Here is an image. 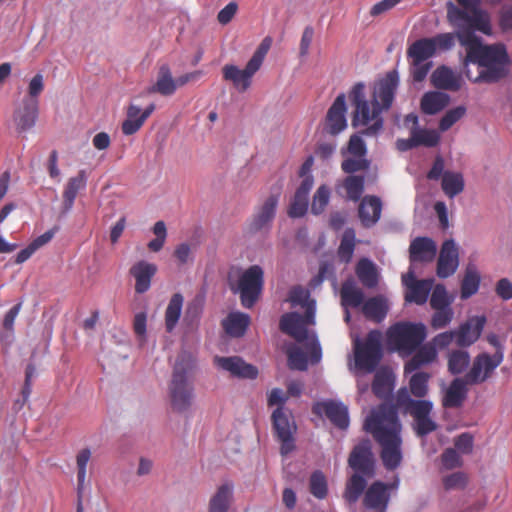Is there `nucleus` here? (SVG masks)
<instances>
[{"mask_svg": "<svg viewBox=\"0 0 512 512\" xmlns=\"http://www.w3.org/2000/svg\"><path fill=\"white\" fill-rule=\"evenodd\" d=\"M450 96L441 91L426 92L422 98L420 107L423 113L427 115H435L443 110L449 103Z\"/></svg>", "mask_w": 512, "mask_h": 512, "instance_id": "37", "label": "nucleus"}, {"mask_svg": "<svg viewBox=\"0 0 512 512\" xmlns=\"http://www.w3.org/2000/svg\"><path fill=\"white\" fill-rule=\"evenodd\" d=\"M430 297L431 308H450L454 297L450 296L443 284H436L432 288Z\"/></svg>", "mask_w": 512, "mask_h": 512, "instance_id": "53", "label": "nucleus"}, {"mask_svg": "<svg viewBox=\"0 0 512 512\" xmlns=\"http://www.w3.org/2000/svg\"><path fill=\"white\" fill-rule=\"evenodd\" d=\"M184 298L180 293H175L165 310V328L168 333L174 331L182 313Z\"/></svg>", "mask_w": 512, "mask_h": 512, "instance_id": "42", "label": "nucleus"}, {"mask_svg": "<svg viewBox=\"0 0 512 512\" xmlns=\"http://www.w3.org/2000/svg\"><path fill=\"white\" fill-rule=\"evenodd\" d=\"M288 366L292 370L306 371L308 369V357L299 348L292 347L288 350Z\"/></svg>", "mask_w": 512, "mask_h": 512, "instance_id": "56", "label": "nucleus"}, {"mask_svg": "<svg viewBox=\"0 0 512 512\" xmlns=\"http://www.w3.org/2000/svg\"><path fill=\"white\" fill-rule=\"evenodd\" d=\"M388 310V302L386 297L383 295L371 297L362 305V312L365 317L377 323H380L385 319Z\"/></svg>", "mask_w": 512, "mask_h": 512, "instance_id": "36", "label": "nucleus"}, {"mask_svg": "<svg viewBox=\"0 0 512 512\" xmlns=\"http://www.w3.org/2000/svg\"><path fill=\"white\" fill-rule=\"evenodd\" d=\"M177 90V84L168 64L160 66L155 84L149 87V93H159L162 96H172Z\"/></svg>", "mask_w": 512, "mask_h": 512, "instance_id": "35", "label": "nucleus"}, {"mask_svg": "<svg viewBox=\"0 0 512 512\" xmlns=\"http://www.w3.org/2000/svg\"><path fill=\"white\" fill-rule=\"evenodd\" d=\"M402 283L406 288L405 301L417 305H424L433 288L434 279L427 278L418 280L416 279L413 268L410 267L408 272L402 276Z\"/></svg>", "mask_w": 512, "mask_h": 512, "instance_id": "16", "label": "nucleus"}, {"mask_svg": "<svg viewBox=\"0 0 512 512\" xmlns=\"http://www.w3.org/2000/svg\"><path fill=\"white\" fill-rule=\"evenodd\" d=\"M279 198V193L272 194L256 207L246 226L248 234L254 235L260 232H268L271 229L276 216Z\"/></svg>", "mask_w": 512, "mask_h": 512, "instance_id": "12", "label": "nucleus"}, {"mask_svg": "<svg viewBox=\"0 0 512 512\" xmlns=\"http://www.w3.org/2000/svg\"><path fill=\"white\" fill-rule=\"evenodd\" d=\"M470 354L466 350H452L448 355V370L453 375H459L467 370L470 364Z\"/></svg>", "mask_w": 512, "mask_h": 512, "instance_id": "49", "label": "nucleus"}, {"mask_svg": "<svg viewBox=\"0 0 512 512\" xmlns=\"http://www.w3.org/2000/svg\"><path fill=\"white\" fill-rule=\"evenodd\" d=\"M435 310L431 318V326L438 330L448 326L454 317V311L450 308H433Z\"/></svg>", "mask_w": 512, "mask_h": 512, "instance_id": "57", "label": "nucleus"}, {"mask_svg": "<svg viewBox=\"0 0 512 512\" xmlns=\"http://www.w3.org/2000/svg\"><path fill=\"white\" fill-rule=\"evenodd\" d=\"M309 487L311 494L317 499H324L328 494L326 476L321 470H315L310 475Z\"/></svg>", "mask_w": 512, "mask_h": 512, "instance_id": "52", "label": "nucleus"}, {"mask_svg": "<svg viewBox=\"0 0 512 512\" xmlns=\"http://www.w3.org/2000/svg\"><path fill=\"white\" fill-rule=\"evenodd\" d=\"M410 356L411 358L404 365L405 374L413 373L434 363L438 358V351L433 343L423 342Z\"/></svg>", "mask_w": 512, "mask_h": 512, "instance_id": "27", "label": "nucleus"}, {"mask_svg": "<svg viewBox=\"0 0 512 512\" xmlns=\"http://www.w3.org/2000/svg\"><path fill=\"white\" fill-rule=\"evenodd\" d=\"M433 63L431 61H418L412 59L411 76L414 82L420 83L425 80Z\"/></svg>", "mask_w": 512, "mask_h": 512, "instance_id": "63", "label": "nucleus"}, {"mask_svg": "<svg viewBox=\"0 0 512 512\" xmlns=\"http://www.w3.org/2000/svg\"><path fill=\"white\" fill-rule=\"evenodd\" d=\"M38 116L39 104L34 103L32 100H21V103L15 108L13 113L16 130L19 133L31 130L36 125Z\"/></svg>", "mask_w": 512, "mask_h": 512, "instance_id": "24", "label": "nucleus"}, {"mask_svg": "<svg viewBox=\"0 0 512 512\" xmlns=\"http://www.w3.org/2000/svg\"><path fill=\"white\" fill-rule=\"evenodd\" d=\"M431 414L414 419L413 430L417 436L424 437L437 429V423L431 418Z\"/></svg>", "mask_w": 512, "mask_h": 512, "instance_id": "61", "label": "nucleus"}, {"mask_svg": "<svg viewBox=\"0 0 512 512\" xmlns=\"http://www.w3.org/2000/svg\"><path fill=\"white\" fill-rule=\"evenodd\" d=\"M330 199V189L322 185L320 186L313 197V202L311 206V212L314 215L321 214L325 207L328 205Z\"/></svg>", "mask_w": 512, "mask_h": 512, "instance_id": "59", "label": "nucleus"}, {"mask_svg": "<svg viewBox=\"0 0 512 512\" xmlns=\"http://www.w3.org/2000/svg\"><path fill=\"white\" fill-rule=\"evenodd\" d=\"M367 487V476L354 473L346 482L343 498L349 504H355Z\"/></svg>", "mask_w": 512, "mask_h": 512, "instance_id": "40", "label": "nucleus"}, {"mask_svg": "<svg viewBox=\"0 0 512 512\" xmlns=\"http://www.w3.org/2000/svg\"><path fill=\"white\" fill-rule=\"evenodd\" d=\"M156 272L157 266L145 260H140L132 265L129 273L135 279V292L146 293L151 287V281Z\"/></svg>", "mask_w": 512, "mask_h": 512, "instance_id": "28", "label": "nucleus"}, {"mask_svg": "<svg viewBox=\"0 0 512 512\" xmlns=\"http://www.w3.org/2000/svg\"><path fill=\"white\" fill-rule=\"evenodd\" d=\"M316 414L324 413L331 423L340 430H346L350 424L348 407L341 401L325 400L313 406Z\"/></svg>", "mask_w": 512, "mask_h": 512, "instance_id": "19", "label": "nucleus"}, {"mask_svg": "<svg viewBox=\"0 0 512 512\" xmlns=\"http://www.w3.org/2000/svg\"><path fill=\"white\" fill-rule=\"evenodd\" d=\"M431 84L441 90L459 91L463 84L461 73L455 72L446 65L437 67L431 74Z\"/></svg>", "mask_w": 512, "mask_h": 512, "instance_id": "25", "label": "nucleus"}, {"mask_svg": "<svg viewBox=\"0 0 512 512\" xmlns=\"http://www.w3.org/2000/svg\"><path fill=\"white\" fill-rule=\"evenodd\" d=\"M381 337L380 331L371 330L364 341L360 339L355 341L356 369L366 373H372L376 370L383 356Z\"/></svg>", "mask_w": 512, "mask_h": 512, "instance_id": "8", "label": "nucleus"}, {"mask_svg": "<svg viewBox=\"0 0 512 512\" xmlns=\"http://www.w3.org/2000/svg\"><path fill=\"white\" fill-rule=\"evenodd\" d=\"M459 266V251L453 239L443 242L438 261L436 274L439 278L445 279L452 276Z\"/></svg>", "mask_w": 512, "mask_h": 512, "instance_id": "21", "label": "nucleus"}, {"mask_svg": "<svg viewBox=\"0 0 512 512\" xmlns=\"http://www.w3.org/2000/svg\"><path fill=\"white\" fill-rule=\"evenodd\" d=\"M464 178L459 172L445 171L441 179V188L444 194L453 199L464 190Z\"/></svg>", "mask_w": 512, "mask_h": 512, "instance_id": "43", "label": "nucleus"}, {"mask_svg": "<svg viewBox=\"0 0 512 512\" xmlns=\"http://www.w3.org/2000/svg\"><path fill=\"white\" fill-rule=\"evenodd\" d=\"M90 457H91V451L88 448L82 449L77 454V457H76L77 468H78V472H77V480H78L77 495H78V502H77L76 512H84V508H83V505H82V493H83L84 484H85V480H86L87 464H88V462L90 460Z\"/></svg>", "mask_w": 512, "mask_h": 512, "instance_id": "41", "label": "nucleus"}, {"mask_svg": "<svg viewBox=\"0 0 512 512\" xmlns=\"http://www.w3.org/2000/svg\"><path fill=\"white\" fill-rule=\"evenodd\" d=\"M365 187V177L362 175H349L342 183L336 186L338 194L347 200L357 202L361 199Z\"/></svg>", "mask_w": 512, "mask_h": 512, "instance_id": "33", "label": "nucleus"}, {"mask_svg": "<svg viewBox=\"0 0 512 512\" xmlns=\"http://www.w3.org/2000/svg\"><path fill=\"white\" fill-rule=\"evenodd\" d=\"M194 368L195 358L191 353L184 351L177 356L168 388L171 406L177 412H185L192 405L194 386L190 376Z\"/></svg>", "mask_w": 512, "mask_h": 512, "instance_id": "5", "label": "nucleus"}, {"mask_svg": "<svg viewBox=\"0 0 512 512\" xmlns=\"http://www.w3.org/2000/svg\"><path fill=\"white\" fill-rule=\"evenodd\" d=\"M394 388L393 373L387 369H380L375 373L372 383L373 393L380 399L388 398Z\"/></svg>", "mask_w": 512, "mask_h": 512, "instance_id": "38", "label": "nucleus"}, {"mask_svg": "<svg viewBox=\"0 0 512 512\" xmlns=\"http://www.w3.org/2000/svg\"><path fill=\"white\" fill-rule=\"evenodd\" d=\"M441 464L443 469L452 470L461 467L463 462L454 448H446L441 454Z\"/></svg>", "mask_w": 512, "mask_h": 512, "instance_id": "64", "label": "nucleus"}, {"mask_svg": "<svg viewBox=\"0 0 512 512\" xmlns=\"http://www.w3.org/2000/svg\"><path fill=\"white\" fill-rule=\"evenodd\" d=\"M382 212V201L375 195H366L363 197L358 215L362 225L365 228L373 227L380 219Z\"/></svg>", "mask_w": 512, "mask_h": 512, "instance_id": "30", "label": "nucleus"}, {"mask_svg": "<svg viewBox=\"0 0 512 512\" xmlns=\"http://www.w3.org/2000/svg\"><path fill=\"white\" fill-rule=\"evenodd\" d=\"M426 337L427 328L422 322H398L387 331L389 347L403 358L412 355Z\"/></svg>", "mask_w": 512, "mask_h": 512, "instance_id": "7", "label": "nucleus"}, {"mask_svg": "<svg viewBox=\"0 0 512 512\" xmlns=\"http://www.w3.org/2000/svg\"><path fill=\"white\" fill-rule=\"evenodd\" d=\"M410 134L413 135L416 147H435L439 144L440 134L434 129L412 127Z\"/></svg>", "mask_w": 512, "mask_h": 512, "instance_id": "50", "label": "nucleus"}, {"mask_svg": "<svg viewBox=\"0 0 512 512\" xmlns=\"http://www.w3.org/2000/svg\"><path fill=\"white\" fill-rule=\"evenodd\" d=\"M363 428L380 445V457L385 469L394 471L399 468L403 461V440L402 424L397 411L393 407L381 405L366 417Z\"/></svg>", "mask_w": 512, "mask_h": 512, "instance_id": "3", "label": "nucleus"}, {"mask_svg": "<svg viewBox=\"0 0 512 512\" xmlns=\"http://www.w3.org/2000/svg\"><path fill=\"white\" fill-rule=\"evenodd\" d=\"M396 404L404 414L411 415L413 419L431 414L434 407L433 402L430 400L412 398L406 387H402L397 391Z\"/></svg>", "mask_w": 512, "mask_h": 512, "instance_id": "18", "label": "nucleus"}, {"mask_svg": "<svg viewBox=\"0 0 512 512\" xmlns=\"http://www.w3.org/2000/svg\"><path fill=\"white\" fill-rule=\"evenodd\" d=\"M460 45L466 48L463 73L471 82L493 84L508 75L510 58L504 44L484 45L474 35L469 44Z\"/></svg>", "mask_w": 512, "mask_h": 512, "instance_id": "1", "label": "nucleus"}, {"mask_svg": "<svg viewBox=\"0 0 512 512\" xmlns=\"http://www.w3.org/2000/svg\"><path fill=\"white\" fill-rule=\"evenodd\" d=\"M366 85L364 82L355 83L350 92L349 100L353 107L351 124L354 128L367 126L362 131L363 135L374 136L381 132L384 125L383 111L378 104L372 100L371 103L366 97Z\"/></svg>", "mask_w": 512, "mask_h": 512, "instance_id": "6", "label": "nucleus"}, {"mask_svg": "<svg viewBox=\"0 0 512 512\" xmlns=\"http://www.w3.org/2000/svg\"><path fill=\"white\" fill-rule=\"evenodd\" d=\"M400 477L395 475L390 483L377 480L371 483L363 496V507L371 512H387L391 497L397 494Z\"/></svg>", "mask_w": 512, "mask_h": 512, "instance_id": "10", "label": "nucleus"}, {"mask_svg": "<svg viewBox=\"0 0 512 512\" xmlns=\"http://www.w3.org/2000/svg\"><path fill=\"white\" fill-rule=\"evenodd\" d=\"M250 322L248 314L237 312L231 313L223 322L226 332L233 337H241L245 334Z\"/></svg>", "mask_w": 512, "mask_h": 512, "instance_id": "45", "label": "nucleus"}, {"mask_svg": "<svg viewBox=\"0 0 512 512\" xmlns=\"http://www.w3.org/2000/svg\"><path fill=\"white\" fill-rule=\"evenodd\" d=\"M260 69L258 65L249 60L244 69H240L234 64H226L223 69V78L232 82L239 92H245L252 83V78Z\"/></svg>", "mask_w": 512, "mask_h": 512, "instance_id": "20", "label": "nucleus"}, {"mask_svg": "<svg viewBox=\"0 0 512 512\" xmlns=\"http://www.w3.org/2000/svg\"><path fill=\"white\" fill-rule=\"evenodd\" d=\"M370 167V161L365 157H349L343 160L341 168L345 173L353 174L358 171H366Z\"/></svg>", "mask_w": 512, "mask_h": 512, "instance_id": "62", "label": "nucleus"}, {"mask_svg": "<svg viewBox=\"0 0 512 512\" xmlns=\"http://www.w3.org/2000/svg\"><path fill=\"white\" fill-rule=\"evenodd\" d=\"M348 465L356 474L367 476V478L375 476L376 459L369 439H363L353 447L348 458Z\"/></svg>", "mask_w": 512, "mask_h": 512, "instance_id": "14", "label": "nucleus"}, {"mask_svg": "<svg viewBox=\"0 0 512 512\" xmlns=\"http://www.w3.org/2000/svg\"><path fill=\"white\" fill-rule=\"evenodd\" d=\"M142 109L135 104H130L127 109V117L122 123V132L124 135H133L144 124Z\"/></svg>", "mask_w": 512, "mask_h": 512, "instance_id": "47", "label": "nucleus"}, {"mask_svg": "<svg viewBox=\"0 0 512 512\" xmlns=\"http://www.w3.org/2000/svg\"><path fill=\"white\" fill-rule=\"evenodd\" d=\"M234 496V484L225 481L218 486L209 500L208 512H228Z\"/></svg>", "mask_w": 512, "mask_h": 512, "instance_id": "32", "label": "nucleus"}, {"mask_svg": "<svg viewBox=\"0 0 512 512\" xmlns=\"http://www.w3.org/2000/svg\"><path fill=\"white\" fill-rule=\"evenodd\" d=\"M466 114V107L459 105L449 109L440 119L439 129L441 132L449 130L456 122H458Z\"/></svg>", "mask_w": 512, "mask_h": 512, "instance_id": "55", "label": "nucleus"}, {"mask_svg": "<svg viewBox=\"0 0 512 512\" xmlns=\"http://www.w3.org/2000/svg\"><path fill=\"white\" fill-rule=\"evenodd\" d=\"M213 361L217 368L228 372L234 378L254 380L259 374L256 366L245 362L239 356H215Z\"/></svg>", "mask_w": 512, "mask_h": 512, "instance_id": "17", "label": "nucleus"}, {"mask_svg": "<svg viewBox=\"0 0 512 512\" xmlns=\"http://www.w3.org/2000/svg\"><path fill=\"white\" fill-rule=\"evenodd\" d=\"M88 177L85 170H80L78 174L71 177L63 191V205L61 214L67 215L73 209L75 199L80 191L87 187Z\"/></svg>", "mask_w": 512, "mask_h": 512, "instance_id": "29", "label": "nucleus"}, {"mask_svg": "<svg viewBox=\"0 0 512 512\" xmlns=\"http://www.w3.org/2000/svg\"><path fill=\"white\" fill-rule=\"evenodd\" d=\"M264 286V271L259 265H252L247 268L238 278L235 286L231 287L234 294L240 297L241 305L244 308H252L260 295Z\"/></svg>", "mask_w": 512, "mask_h": 512, "instance_id": "9", "label": "nucleus"}, {"mask_svg": "<svg viewBox=\"0 0 512 512\" xmlns=\"http://www.w3.org/2000/svg\"><path fill=\"white\" fill-rule=\"evenodd\" d=\"M364 293L356 286L353 279H347L341 287V304L344 308H358L364 302Z\"/></svg>", "mask_w": 512, "mask_h": 512, "instance_id": "39", "label": "nucleus"}, {"mask_svg": "<svg viewBox=\"0 0 512 512\" xmlns=\"http://www.w3.org/2000/svg\"><path fill=\"white\" fill-rule=\"evenodd\" d=\"M355 273L360 283L369 289L375 288L379 282V271L376 264L369 258H361L355 267Z\"/></svg>", "mask_w": 512, "mask_h": 512, "instance_id": "34", "label": "nucleus"}, {"mask_svg": "<svg viewBox=\"0 0 512 512\" xmlns=\"http://www.w3.org/2000/svg\"><path fill=\"white\" fill-rule=\"evenodd\" d=\"M468 382L465 378H455L445 391L442 404L445 408H459L467 398Z\"/></svg>", "mask_w": 512, "mask_h": 512, "instance_id": "31", "label": "nucleus"}, {"mask_svg": "<svg viewBox=\"0 0 512 512\" xmlns=\"http://www.w3.org/2000/svg\"><path fill=\"white\" fill-rule=\"evenodd\" d=\"M347 105L344 93L339 94L326 115V130L331 135H338L347 128Z\"/></svg>", "mask_w": 512, "mask_h": 512, "instance_id": "22", "label": "nucleus"}, {"mask_svg": "<svg viewBox=\"0 0 512 512\" xmlns=\"http://www.w3.org/2000/svg\"><path fill=\"white\" fill-rule=\"evenodd\" d=\"M408 391L415 398H424L428 393V383L430 374L423 371H415L411 373Z\"/></svg>", "mask_w": 512, "mask_h": 512, "instance_id": "48", "label": "nucleus"}, {"mask_svg": "<svg viewBox=\"0 0 512 512\" xmlns=\"http://www.w3.org/2000/svg\"><path fill=\"white\" fill-rule=\"evenodd\" d=\"M437 254V246L433 239L426 236L414 238L409 246V259L411 264L416 262L429 263Z\"/></svg>", "mask_w": 512, "mask_h": 512, "instance_id": "26", "label": "nucleus"}, {"mask_svg": "<svg viewBox=\"0 0 512 512\" xmlns=\"http://www.w3.org/2000/svg\"><path fill=\"white\" fill-rule=\"evenodd\" d=\"M399 73L391 70L378 80L373 87L372 101L384 112L391 108L399 86Z\"/></svg>", "mask_w": 512, "mask_h": 512, "instance_id": "15", "label": "nucleus"}, {"mask_svg": "<svg viewBox=\"0 0 512 512\" xmlns=\"http://www.w3.org/2000/svg\"><path fill=\"white\" fill-rule=\"evenodd\" d=\"M407 54L418 61H429L436 54L432 39L428 37L416 40L408 48Z\"/></svg>", "mask_w": 512, "mask_h": 512, "instance_id": "46", "label": "nucleus"}, {"mask_svg": "<svg viewBox=\"0 0 512 512\" xmlns=\"http://www.w3.org/2000/svg\"><path fill=\"white\" fill-rule=\"evenodd\" d=\"M288 301L293 308L305 309V315L298 312H288L281 316L280 329L293 337L298 343H305L310 355V362L317 364L322 359V348L314 331L309 332L307 325L316 322V300L311 298L310 290L300 285L289 291Z\"/></svg>", "mask_w": 512, "mask_h": 512, "instance_id": "2", "label": "nucleus"}, {"mask_svg": "<svg viewBox=\"0 0 512 512\" xmlns=\"http://www.w3.org/2000/svg\"><path fill=\"white\" fill-rule=\"evenodd\" d=\"M44 90V76L42 73H37L32 77L28 83L27 95L22 100H32L34 103L39 104V96Z\"/></svg>", "mask_w": 512, "mask_h": 512, "instance_id": "58", "label": "nucleus"}, {"mask_svg": "<svg viewBox=\"0 0 512 512\" xmlns=\"http://www.w3.org/2000/svg\"><path fill=\"white\" fill-rule=\"evenodd\" d=\"M459 6L449 1L447 20L457 29V39L460 44H469L476 31L485 35L492 32L491 17L488 11L481 7V0H456Z\"/></svg>", "mask_w": 512, "mask_h": 512, "instance_id": "4", "label": "nucleus"}, {"mask_svg": "<svg viewBox=\"0 0 512 512\" xmlns=\"http://www.w3.org/2000/svg\"><path fill=\"white\" fill-rule=\"evenodd\" d=\"M355 250V231L352 228L345 229L340 246L338 248V256L344 263H349Z\"/></svg>", "mask_w": 512, "mask_h": 512, "instance_id": "51", "label": "nucleus"}, {"mask_svg": "<svg viewBox=\"0 0 512 512\" xmlns=\"http://www.w3.org/2000/svg\"><path fill=\"white\" fill-rule=\"evenodd\" d=\"M503 362V354L501 351L490 355L486 352L477 355L465 374L464 378L469 385H479L486 382L495 369Z\"/></svg>", "mask_w": 512, "mask_h": 512, "instance_id": "13", "label": "nucleus"}, {"mask_svg": "<svg viewBox=\"0 0 512 512\" xmlns=\"http://www.w3.org/2000/svg\"><path fill=\"white\" fill-rule=\"evenodd\" d=\"M485 324L484 315L469 318L455 331L456 344L460 347H469L474 344L481 336Z\"/></svg>", "mask_w": 512, "mask_h": 512, "instance_id": "23", "label": "nucleus"}, {"mask_svg": "<svg viewBox=\"0 0 512 512\" xmlns=\"http://www.w3.org/2000/svg\"><path fill=\"white\" fill-rule=\"evenodd\" d=\"M153 233L156 237L149 241L147 246L150 251L159 252L163 248L167 237V229L164 221H157L154 224Z\"/></svg>", "mask_w": 512, "mask_h": 512, "instance_id": "60", "label": "nucleus"}, {"mask_svg": "<svg viewBox=\"0 0 512 512\" xmlns=\"http://www.w3.org/2000/svg\"><path fill=\"white\" fill-rule=\"evenodd\" d=\"M272 427L280 441V454L287 456L292 453L295 448L294 434L297 431L296 423L291 412L286 407H277L271 416Z\"/></svg>", "mask_w": 512, "mask_h": 512, "instance_id": "11", "label": "nucleus"}, {"mask_svg": "<svg viewBox=\"0 0 512 512\" xmlns=\"http://www.w3.org/2000/svg\"><path fill=\"white\" fill-rule=\"evenodd\" d=\"M481 282L480 274L474 265H468L461 283L460 297L463 300L469 299L479 290Z\"/></svg>", "mask_w": 512, "mask_h": 512, "instance_id": "44", "label": "nucleus"}, {"mask_svg": "<svg viewBox=\"0 0 512 512\" xmlns=\"http://www.w3.org/2000/svg\"><path fill=\"white\" fill-rule=\"evenodd\" d=\"M309 207V197L295 192L288 209L290 218H301L305 216Z\"/></svg>", "mask_w": 512, "mask_h": 512, "instance_id": "54", "label": "nucleus"}]
</instances>
